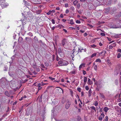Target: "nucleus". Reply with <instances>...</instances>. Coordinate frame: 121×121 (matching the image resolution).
I'll use <instances>...</instances> for the list:
<instances>
[{"label": "nucleus", "instance_id": "f257e3e1", "mask_svg": "<svg viewBox=\"0 0 121 121\" xmlns=\"http://www.w3.org/2000/svg\"><path fill=\"white\" fill-rule=\"evenodd\" d=\"M95 84L97 85V87L96 88V90L97 91H99L102 86V84L99 82H95Z\"/></svg>", "mask_w": 121, "mask_h": 121}, {"label": "nucleus", "instance_id": "f03ea898", "mask_svg": "<svg viewBox=\"0 0 121 121\" xmlns=\"http://www.w3.org/2000/svg\"><path fill=\"white\" fill-rule=\"evenodd\" d=\"M58 64L60 66H64L67 65L68 63V61H59L58 62Z\"/></svg>", "mask_w": 121, "mask_h": 121}, {"label": "nucleus", "instance_id": "7ed1b4c3", "mask_svg": "<svg viewBox=\"0 0 121 121\" xmlns=\"http://www.w3.org/2000/svg\"><path fill=\"white\" fill-rule=\"evenodd\" d=\"M114 73L115 75H117L120 73V75H121V67H119L116 69Z\"/></svg>", "mask_w": 121, "mask_h": 121}, {"label": "nucleus", "instance_id": "20e7f679", "mask_svg": "<svg viewBox=\"0 0 121 121\" xmlns=\"http://www.w3.org/2000/svg\"><path fill=\"white\" fill-rule=\"evenodd\" d=\"M113 28H121V25L119 23H117L116 24H114Z\"/></svg>", "mask_w": 121, "mask_h": 121}, {"label": "nucleus", "instance_id": "39448f33", "mask_svg": "<svg viewBox=\"0 0 121 121\" xmlns=\"http://www.w3.org/2000/svg\"><path fill=\"white\" fill-rule=\"evenodd\" d=\"M71 104V103L69 101L67 102L65 105V108L67 109H68L69 108Z\"/></svg>", "mask_w": 121, "mask_h": 121}, {"label": "nucleus", "instance_id": "423d86ee", "mask_svg": "<svg viewBox=\"0 0 121 121\" xmlns=\"http://www.w3.org/2000/svg\"><path fill=\"white\" fill-rule=\"evenodd\" d=\"M86 49H78V52H86Z\"/></svg>", "mask_w": 121, "mask_h": 121}, {"label": "nucleus", "instance_id": "0eeeda50", "mask_svg": "<svg viewBox=\"0 0 121 121\" xmlns=\"http://www.w3.org/2000/svg\"><path fill=\"white\" fill-rule=\"evenodd\" d=\"M114 24L112 23H109L108 25V27H109L110 28H113Z\"/></svg>", "mask_w": 121, "mask_h": 121}, {"label": "nucleus", "instance_id": "6e6552de", "mask_svg": "<svg viewBox=\"0 0 121 121\" xmlns=\"http://www.w3.org/2000/svg\"><path fill=\"white\" fill-rule=\"evenodd\" d=\"M23 40V39L22 37H19L18 42L19 43H21Z\"/></svg>", "mask_w": 121, "mask_h": 121}, {"label": "nucleus", "instance_id": "1a4fd4ad", "mask_svg": "<svg viewBox=\"0 0 121 121\" xmlns=\"http://www.w3.org/2000/svg\"><path fill=\"white\" fill-rule=\"evenodd\" d=\"M66 42L65 39H63L62 41V44L63 46H64V45Z\"/></svg>", "mask_w": 121, "mask_h": 121}, {"label": "nucleus", "instance_id": "9d476101", "mask_svg": "<svg viewBox=\"0 0 121 121\" xmlns=\"http://www.w3.org/2000/svg\"><path fill=\"white\" fill-rule=\"evenodd\" d=\"M4 94L8 96L9 97L10 96V95L9 93V91H5Z\"/></svg>", "mask_w": 121, "mask_h": 121}, {"label": "nucleus", "instance_id": "9b49d317", "mask_svg": "<svg viewBox=\"0 0 121 121\" xmlns=\"http://www.w3.org/2000/svg\"><path fill=\"white\" fill-rule=\"evenodd\" d=\"M87 83L88 84H89L90 85H91L92 83V81H91V79L89 78H88Z\"/></svg>", "mask_w": 121, "mask_h": 121}, {"label": "nucleus", "instance_id": "f8f14e48", "mask_svg": "<svg viewBox=\"0 0 121 121\" xmlns=\"http://www.w3.org/2000/svg\"><path fill=\"white\" fill-rule=\"evenodd\" d=\"M112 0H107V5L110 4L112 3Z\"/></svg>", "mask_w": 121, "mask_h": 121}, {"label": "nucleus", "instance_id": "ddd939ff", "mask_svg": "<svg viewBox=\"0 0 121 121\" xmlns=\"http://www.w3.org/2000/svg\"><path fill=\"white\" fill-rule=\"evenodd\" d=\"M5 2V0H0V5L3 4Z\"/></svg>", "mask_w": 121, "mask_h": 121}, {"label": "nucleus", "instance_id": "4468645a", "mask_svg": "<svg viewBox=\"0 0 121 121\" xmlns=\"http://www.w3.org/2000/svg\"><path fill=\"white\" fill-rule=\"evenodd\" d=\"M48 84V83H44V82H41V83H39V85H41L42 86H44V85H46Z\"/></svg>", "mask_w": 121, "mask_h": 121}, {"label": "nucleus", "instance_id": "2eb2a0df", "mask_svg": "<svg viewBox=\"0 0 121 121\" xmlns=\"http://www.w3.org/2000/svg\"><path fill=\"white\" fill-rule=\"evenodd\" d=\"M74 23L73 22V19H71L70 20V24L71 25L74 24Z\"/></svg>", "mask_w": 121, "mask_h": 121}, {"label": "nucleus", "instance_id": "dca6fc26", "mask_svg": "<svg viewBox=\"0 0 121 121\" xmlns=\"http://www.w3.org/2000/svg\"><path fill=\"white\" fill-rule=\"evenodd\" d=\"M99 96L100 97L103 98H104V96L103 94L100 93L99 94Z\"/></svg>", "mask_w": 121, "mask_h": 121}, {"label": "nucleus", "instance_id": "f3484780", "mask_svg": "<svg viewBox=\"0 0 121 121\" xmlns=\"http://www.w3.org/2000/svg\"><path fill=\"white\" fill-rule=\"evenodd\" d=\"M84 80L83 81L85 83H86L87 82V78L86 77H84Z\"/></svg>", "mask_w": 121, "mask_h": 121}, {"label": "nucleus", "instance_id": "a211bd4d", "mask_svg": "<svg viewBox=\"0 0 121 121\" xmlns=\"http://www.w3.org/2000/svg\"><path fill=\"white\" fill-rule=\"evenodd\" d=\"M107 64L109 65V66H110L111 65V63L110 62V61L109 60H107Z\"/></svg>", "mask_w": 121, "mask_h": 121}, {"label": "nucleus", "instance_id": "6ab92c4d", "mask_svg": "<svg viewBox=\"0 0 121 121\" xmlns=\"http://www.w3.org/2000/svg\"><path fill=\"white\" fill-rule=\"evenodd\" d=\"M90 108L92 110H93L95 112L96 110L94 106H92L90 107Z\"/></svg>", "mask_w": 121, "mask_h": 121}, {"label": "nucleus", "instance_id": "aec40b11", "mask_svg": "<svg viewBox=\"0 0 121 121\" xmlns=\"http://www.w3.org/2000/svg\"><path fill=\"white\" fill-rule=\"evenodd\" d=\"M78 1L77 0H75L73 2V4L74 5H76Z\"/></svg>", "mask_w": 121, "mask_h": 121}, {"label": "nucleus", "instance_id": "412c9836", "mask_svg": "<svg viewBox=\"0 0 121 121\" xmlns=\"http://www.w3.org/2000/svg\"><path fill=\"white\" fill-rule=\"evenodd\" d=\"M65 102V100L64 98L63 97L62 99L61 102L62 104H64Z\"/></svg>", "mask_w": 121, "mask_h": 121}, {"label": "nucleus", "instance_id": "4be33fe9", "mask_svg": "<svg viewBox=\"0 0 121 121\" xmlns=\"http://www.w3.org/2000/svg\"><path fill=\"white\" fill-rule=\"evenodd\" d=\"M89 92V96H90L91 95V94L92 93V91L91 90V89H90L89 91L88 92Z\"/></svg>", "mask_w": 121, "mask_h": 121}, {"label": "nucleus", "instance_id": "5701e85b", "mask_svg": "<svg viewBox=\"0 0 121 121\" xmlns=\"http://www.w3.org/2000/svg\"><path fill=\"white\" fill-rule=\"evenodd\" d=\"M41 85H39V84L38 85V91L39 90H40L41 88H42V87H41Z\"/></svg>", "mask_w": 121, "mask_h": 121}, {"label": "nucleus", "instance_id": "b1692460", "mask_svg": "<svg viewBox=\"0 0 121 121\" xmlns=\"http://www.w3.org/2000/svg\"><path fill=\"white\" fill-rule=\"evenodd\" d=\"M9 94L12 95L14 94V92L13 91H9Z\"/></svg>", "mask_w": 121, "mask_h": 121}, {"label": "nucleus", "instance_id": "393cba45", "mask_svg": "<svg viewBox=\"0 0 121 121\" xmlns=\"http://www.w3.org/2000/svg\"><path fill=\"white\" fill-rule=\"evenodd\" d=\"M70 9L71 11H73L74 10V8L73 7L71 6L70 8Z\"/></svg>", "mask_w": 121, "mask_h": 121}, {"label": "nucleus", "instance_id": "a878e982", "mask_svg": "<svg viewBox=\"0 0 121 121\" xmlns=\"http://www.w3.org/2000/svg\"><path fill=\"white\" fill-rule=\"evenodd\" d=\"M62 52V51L61 49L59 48L58 49V53H61Z\"/></svg>", "mask_w": 121, "mask_h": 121}, {"label": "nucleus", "instance_id": "bb28decb", "mask_svg": "<svg viewBox=\"0 0 121 121\" xmlns=\"http://www.w3.org/2000/svg\"><path fill=\"white\" fill-rule=\"evenodd\" d=\"M75 71H76V70H74L73 71H71V72H70V73H72V74H74L75 73V72H76Z\"/></svg>", "mask_w": 121, "mask_h": 121}, {"label": "nucleus", "instance_id": "cd10ccee", "mask_svg": "<svg viewBox=\"0 0 121 121\" xmlns=\"http://www.w3.org/2000/svg\"><path fill=\"white\" fill-rule=\"evenodd\" d=\"M96 53H93L91 56V58H92L94 56H95L96 55Z\"/></svg>", "mask_w": 121, "mask_h": 121}, {"label": "nucleus", "instance_id": "c85d7f7f", "mask_svg": "<svg viewBox=\"0 0 121 121\" xmlns=\"http://www.w3.org/2000/svg\"><path fill=\"white\" fill-rule=\"evenodd\" d=\"M34 39L35 40V42L38 41V38H37V37L36 36L34 37Z\"/></svg>", "mask_w": 121, "mask_h": 121}, {"label": "nucleus", "instance_id": "c756f323", "mask_svg": "<svg viewBox=\"0 0 121 121\" xmlns=\"http://www.w3.org/2000/svg\"><path fill=\"white\" fill-rule=\"evenodd\" d=\"M44 65L48 67L49 65V64L48 62H46L45 63Z\"/></svg>", "mask_w": 121, "mask_h": 121}, {"label": "nucleus", "instance_id": "7c9ffc66", "mask_svg": "<svg viewBox=\"0 0 121 121\" xmlns=\"http://www.w3.org/2000/svg\"><path fill=\"white\" fill-rule=\"evenodd\" d=\"M95 61L96 62H101V60L99 59H97Z\"/></svg>", "mask_w": 121, "mask_h": 121}, {"label": "nucleus", "instance_id": "2f4dec72", "mask_svg": "<svg viewBox=\"0 0 121 121\" xmlns=\"http://www.w3.org/2000/svg\"><path fill=\"white\" fill-rule=\"evenodd\" d=\"M8 5V3H6L4 4L3 5V6L4 7H6Z\"/></svg>", "mask_w": 121, "mask_h": 121}, {"label": "nucleus", "instance_id": "473e14b6", "mask_svg": "<svg viewBox=\"0 0 121 121\" xmlns=\"http://www.w3.org/2000/svg\"><path fill=\"white\" fill-rule=\"evenodd\" d=\"M28 34L30 36H33L32 33L31 32L29 33Z\"/></svg>", "mask_w": 121, "mask_h": 121}, {"label": "nucleus", "instance_id": "72a5a7b5", "mask_svg": "<svg viewBox=\"0 0 121 121\" xmlns=\"http://www.w3.org/2000/svg\"><path fill=\"white\" fill-rule=\"evenodd\" d=\"M51 10H49V11L48 12V13H46L48 15H50L51 14Z\"/></svg>", "mask_w": 121, "mask_h": 121}, {"label": "nucleus", "instance_id": "f704fd0d", "mask_svg": "<svg viewBox=\"0 0 121 121\" xmlns=\"http://www.w3.org/2000/svg\"><path fill=\"white\" fill-rule=\"evenodd\" d=\"M121 56V55L120 53H118L117 55V57L118 58H120Z\"/></svg>", "mask_w": 121, "mask_h": 121}, {"label": "nucleus", "instance_id": "c9c22d12", "mask_svg": "<svg viewBox=\"0 0 121 121\" xmlns=\"http://www.w3.org/2000/svg\"><path fill=\"white\" fill-rule=\"evenodd\" d=\"M76 22L77 23H81V22L80 20H77L76 21Z\"/></svg>", "mask_w": 121, "mask_h": 121}, {"label": "nucleus", "instance_id": "e433bc0d", "mask_svg": "<svg viewBox=\"0 0 121 121\" xmlns=\"http://www.w3.org/2000/svg\"><path fill=\"white\" fill-rule=\"evenodd\" d=\"M91 47L93 48H95V47H96V46L94 44L91 45Z\"/></svg>", "mask_w": 121, "mask_h": 121}, {"label": "nucleus", "instance_id": "4c0bfd02", "mask_svg": "<svg viewBox=\"0 0 121 121\" xmlns=\"http://www.w3.org/2000/svg\"><path fill=\"white\" fill-rule=\"evenodd\" d=\"M110 9V8L108 7V9H107V10H106V13L108 12Z\"/></svg>", "mask_w": 121, "mask_h": 121}, {"label": "nucleus", "instance_id": "58836bf2", "mask_svg": "<svg viewBox=\"0 0 121 121\" xmlns=\"http://www.w3.org/2000/svg\"><path fill=\"white\" fill-rule=\"evenodd\" d=\"M51 21L53 24H55V21L54 19H52L51 20Z\"/></svg>", "mask_w": 121, "mask_h": 121}, {"label": "nucleus", "instance_id": "ea45409f", "mask_svg": "<svg viewBox=\"0 0 121 121\" xmlns=\"http://www.w3.org/2000/svg\"><path fill=\"white\" fill-rule=\"evenodd\" d=\"M35 69L38 72H39L40 71L39 69L38 68L36 67Z\"/></svg>", "mask_w": 121, "mask_h": 121}, {"label": "nucleus", "instance_id": "a19ab883", "mask_svg": "<svg viewBox=\"0 0 121 121\" xmlns=\"http://www.w3.org/2000/svg\"><path fill=\"white\" fill-rule=\"evenodd\" d=\"M77 90L79 92H81V88H78L77 89Z\"/></svg>", "mask_w": 121, "mask_h": 121}, {"label": "nucleus", "instance_id": "79ce46f5", "mask_svg": "<svg viewBox=\"0 0 121 121\" xmlns=\"http://www.w3.org/2000/svg\"><path fill=\"white\" fill-rule=\"evenodd\" d=\"M85 89L86 90L88 91L89 89V88L88 86H85Z\"/></svg>", "mask_w": 121, "mask_h": 121}, {"label": "nucleus", "instance_id": "37998d69", "mask_svg": "<svg viewBox=\"0 0 121 121\" xmlns=\"http://www.w3.org/2000/svg\"><path fill=\"white\" fill-rule=\"evenodd\" d=\"M103 118L101 117V116L100 117H99V120L100 121H102L103 119Z\"/></svg>", "mask_w": 121, "mask_h": 121}, {"label": "nucleus", "instance_id": "c03bdc74", "mask_svg": "<svg viewBox=\"0 0 121 121\" xmlns=\"http://www.w3.org/2000/svg\"><path fill=\"white\" fill-rule=\"evenodd\" d=\"M97 66L96 65H95L94 67V69L95 70H96L97 69Z\"/></svg>", "mask_w": 121, "mask_h": 121}, {"label": "nucleus", "instance_id": "a18cd8bd", "mask_svg": "<svg viewBox=\"0 0 121 121\" xmlns=\"http://www.w3.org/2000/svg\"><path fill=\"white\" fill-rule=\"evenodd\" d=\"M80 7V4L79 3L77 5V7L78 9H79V8Z\"/></svg>", "mask_w": 121, "mask_h": 121}, {"label": "nucleus", "instance_id": "49530a36", "mask_svg": "<svg viewBox=\"0 0 121 121\" xmlns=\"http://www.w3.org/2000/svg\"><path fill=\"white\" fill-rule=\"evenodd\" d=\"M86 71H84V70H83V73L84 74V75H85L86 74Z\"/></svg>", "mask_w": 121, "mask_h": 121}, {"label": "nucleus", "instance_id": "de8ad7c7", "mask_svg": "<svg viewBox=\"0 0 121 121\" xmlns=\"http://www.w3.org/2000/svg\"><path fill=\"white\" fill-rule=\"evenodd\" d=\"M100 35L102 36H105V34L103 33H100Z\"/></svg>", "mask_w": 121, "mask_h": 121}, {"label": "nucleus", "instance_id": "09e8293b", "mask_svg": "<svg viewBox=\"0 0 121 121\" xmlns=\"http://www.w3.org/2000/svg\"><path fill=\"white\" fill-rule=\"evenodd\" d=\"M82 12V10H79L78 11V13L79 14H81V13Z\"/></svg>", "mask_w": 121, "mask_h": 121}, {"label": "nucleus", "instance_id": "8fccbe9b", "mask_svg": "<svg viewBox=\"0 0 121 121\" xmlns=\"http://www.w3.org/2000/svg\"><path fill=\"white\" fill-rule=\"evenodd\" d=\"M49 78L52 80H53L54 79V78H52L51 77H49Z\"/></svg>", "mask_w": 121, "mask_h": 121}, {"label": "nucleus", "instance_id": "3c124183", "mask_svg": "<svg viewBox=\"0 0 121 121\" xmlns=\"http://www.w3.org/2000/svg\"><path fill=\"white\" fill-rule=\"evenodd\" d=\"M98 102H97L96 101L95 102V106H98Z\"/></svg>", "mask_w": 121, "mask_h": 121}, {"label": "nucleus", "instance_id": "603ef678", "mask_svg": "<svg viewBox=\"0 0 121 121\" xmlns=\"http://www.w3.org/2000/svg\"><path fill=\"white\" fill-rule=\"evenodd\" d=\"M41 66L43 68H45V67L43 64H41Z\"/></svg>", "mask_w": 121, "mask_h": 121}, {"label": "nucleus", "instance_id": "864d4df0", "mask_svg": "<svg viewBox=\"0 0 121 121\" xmlns=\"http://www.w3.org/2000/svg\"><path fill=\"white\" fill-rule=\"evenodd\" d=\"M117 52L121 53V49H118L117 50Z\"/></svg>", "mask_w": 121, "mask_h": 121}, {"label": "nucleus", "instance_id": "5fc2aeb1", "mask_svg": "<svg viewBox=\"0 0 121 121\" xmlns=\"http://www.w3.org/2000/svg\"><path fill=\"white\" fill-rule=\"evenodd\" d=\"M107 38L109 41H111V39L110 38L108 37H107Z\"/></svg>", "mask_w": 121, "mask_h": 121}, {"label": "nucleus", "instance_id": "6e6d98bb", "mask_svg": "<svg viewBox=\"0 0 121 121\" xmlns=\"http://www.w3.org/2000/svg\"><path fill=\"white\" fill-rule=\"evenodd\" d=\"M65 6L66 7H68V4L65 3Z\"/></svg>", "mask_w": 121, "mask_h": 121}, {"label": "nucleus", "instance_id": "4d7b16f0", "mask_svg": "<svg viewBox=\"0 0 121 121\" xmlns=\"http://www.w3.org/2000/svg\"><path fill=\"white\" fill-rule=\"evenodd\" d=\"M117 101L119 102L121 101V98H119L117 99Z\"/></svg>", "mask_w": 121, "mask_h": 121}, {"label": "nucleus", "instance_id": "13d9d810", "mask_svg": "<svg viewBox=\"0 0 121 121\" xmlns=\"http://www.w3.org/2000/svg\"><path fill=\"white\" fill-rule=\"evenodd\" d=\"M87 35V34L86 32H85L84 34V36L85 37Z\"/></svg>", "mask_w": 121, "mask_h": 121}, {"label": "nucleus", "instance_id": "bf43d9fd", "mask_svg": "<svg viewBox=\"0 0 121 121\" xmlns=\"http://www.w3.org/2000/svg\"><path fill=\"white\" fill-rule=\"evenodd\" d=\"M78 101H80V103L81 104H82V101H81V100L80 99H78Z\"/></svg>", "mask_w": 121, "mask_h": 121}, {"label": "nucleus", "instance_id": "052dcab7", "mask_svg": "<svg viewBox=\"0 0 121 121\" xmlns=\"http://www.w3.org/2000/svg\"><path fill=\"white\" fill-rule=\"evenodd\" d=\"M60 16L62 18H63L64 17L63 15L62 14H61Z\"/></svg>", "mask_w": 121, "mask_h": 121}, {"label": "nucleus", "instance_id": "680f3d73", "mask_svg": "<svg viewBox=\"0 0 121 121\" xmlns=\"http://www.w3.org/2000/svg\"><path fill=\"white\" fill-rule=\"evenodd\" d=\"M69 12V10L68 9H67L66 11V13H68Z\"/></svg>", "mask_w": 121, "mask_h": 121}, {"label": "nucleus", "instance_id": "e2e57ef3", "mask_svg": "<svg viewBox=\"0 0 121 121\" xmlns=\"http://www.w3.org/2000/svg\"><path fill=\"white\" fill-rule=\"evenodd\" d=\"M75 50H76V49H73V53H74V52H77V51H75Z\"/></svg>", "mask_w": 121, "mask_h": 121}, {"label": "nucleus", "instance_id": "0e129e2a", "mask_svg": "<svg viewBox=\"0 0 121 121\" xmlns=\"http://www.w3.org/2000/svg\"><path fill=\"white\" fill-rule=\"evenodd\" d=\"M85 64L84 63H83L81 64L80 65H81L82 66H84L85 65Z\"/></svg>", "mask_w": 121, "mask_h": 121}, {"label": "nucleus", "instance_id": "69168bd1", "mask_svg": "<svg viewBox=\"0 0 121 121\" xmlns=\"http://www.w3.org/2000/svg\"><path fill=\"white\" fill-rule=\"evenodd\" d=\"M22 97H23V99H24V98H26V95H24V96H23Z\"/></svg>", "mask_w": 121, "mask_h": 121}, {"label": "nucleus", "instance_id": "338daca9", "mask_svg": "<svg viewBox=\"0 0 121 121\" xmlns=\"http://www.w3.org/2000/svg\"><path fill=\"white\" fill-rule=\"evenodd\" d=\"M55 26H53L52 28V30H53L55 29Z\"/></svg>", "mask_w": 121, "mask_h": 121}, {"label": "nucleus", "instance_id": "774afa93", "mask_svg": "<svg viewBox=\"0 0 121 121\" xmlns=\"http://www.w3.org/2000/svg\"><path fill=\"white\" fill-rule=\"evenodd\" d=\"M82 66L81 65H80L79 67V69L80 70L81 68H82Z\"/></svg>", "mask_w": 121, "mask_h": 121}]
</instances>
